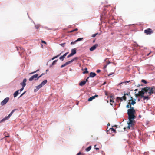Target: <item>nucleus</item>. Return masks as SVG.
Masks as SVG:
<instances>
[{"label":"nucleus","instance_id":"f257e3e1","mask_svg":"<svg viewBox=\"0 0 155 155\" xmlns=\"http://www.w3.org/2000/svg\"><path fill=\"white\" fill-rule=\"evenodd\" d=\"M130 107V109L127 110V114L128 116V119L129 122H128V126L127 127V129H130V127H132L134 125L135 121L134 119L136 118L135 115V110L133 107H131V105L130 106L127 105L126 106L127 108H129Z\"/></svg>","mask_w":155,"mask_h":155},{"label":"nucleus","instance_id":"f03ea898","mask_svg":"<svg viewBox=\"0 0 155 155\" xmlns=\"http://www.w3.org/2000/svg\"><path fill=\"white\" fill-rule=\"evenodd\" d=\"M150 88V87H146L143 88H142L141 91L138 92L140 96L142 97V96L144 95L145 93L148 92L149 91Z\"/></svg>","mask_w":155,"mask_h":155},{"label":"nucleus","instance_id":"7ed1b4c3","mask_svg":"<svg viewBox=\"0 0 155 155\" xmlns=\"http://www.w3.org/2000/svg\"><path fill=\"white\" fill-rule=\"evenodd\" d=\"M16 110H17V109H14L13 110H12L11 111V112L9 114L8 116L7 117H6L5 118L2 119L1 120V121H4L5 120H6L9 118H10V117L12 115V114H13V113Z\"/></svg>","mask_w":155,"mask_h":155},{"label":"nucleus","instance_id":"20e7f679","mask_svg":"<svg viewBox=\"0 0 155 155\" xmlns=\"http://www.w3.org/2000/svg\"><path fill=\"white\" fill-rule=\"evenodd\" d=\"M144 32L147 35H150L153 32V31L150 28L144 30Z\"/></svg>","mask_w":155,"mask_h":155},{"label":"nucleus","instance_id":"39448f33","mask_svg":"<svg viewBox=\"0 0 155 155\" xmlns=\"http://www.w3.org/2000/svg\"><path fill=\"white\" fill-rule=\"evenodd\" d=\"M149 91H150L147 93L149 95H150L153 93H155V87H150Z\"/></svg>","mask_w":155,"mask_h":155},{"label":"nucleus","instance_id":"423d86ee","mask_svg":"<svg viewBox=\"0 0 155 155\" xmlns=\"http://www.w3.org/2000/svg\"><path fill=\"white\" fill-rule=\"evenodd\" d=\"M38 74H36L30 78L29 79V81H32L33 80H35V81L37 80H38Z\"/></svg>","mask_w":155,"mask_h":155},{"label":"nucleus","instance_id":"0eeeda50","mask_svg":"<svg viewBox=\"0 0 155 155\" xmlns=\"http://www.w3.org/2000/svg\"><path fill=\"white\" fill-rule=\"evenodd\" d=\"M9 99L8 97L6 98L1 102V105L2 106L4 105L8 101Z\"/></svg>","mask_w":155,"mask_h":155},{"label":"nucleus","instance_id":"6e6552de","mask_svg":"<svg viewBox=\"0 0 155 155\" xmlns=\"http://www.w3.org/2000/svg\"><path fill=\"white\" fill-rule=\"evenodd\" d=\"M98 46V45L97 44H95L90 48V50L91 51H93L95 50Z\"/></svg>","mask_w":155,"mask_h":155},{"label":"nucleus","instance_id":"1a4fd4ad","mask_svg":"<svg viewBox=\"0 0 155 155\" xmlns=\"http://www.w3.org/2000/svg\"><path fill=\"white\" fill-rule=\"evenodd\" d=\"M42 86L41 85V84H40L39 85L36 86L35 87V88L34 89V91L35 92L37 91L38 90L41 88Z\"/></svg>","mask_w":155,"mask_h":155},{"label":"nucleus","instance_id":"9d476101","mask_svg":"<svg viewBox=\"0 0 155 155\" xmlns=\"http://www.w3.org/2000/svg\"><path fill=\"white\" fill-rule=\"evenodd\" d=\"M27 81V80L26 78L24 79L23 80V82L21 83V84L22 85L23 87H24L26 85V82Z\"/></svg>","mask_w":155,"mask_h":155},{"label":"nucleus","instance_id":"9b49d317","mask_svg":"<svg viewBox=\"0 0 155 155\" xmlns=\"http://www.w3.org/2000/svg\"><path fill=\"white\" fill-rule=\"evenodd\" d=\"M98 97V95H95L94 96H92L90 97L88 100V101H91L93 99H94L96 97Z\"/></svg>","mask_w":155,"mask_h":155},{"label":"nucleus","instance_id":"f8f14e48","mask_svg":"<svg viewBox=\"0 0 155 155\" xmlns=\"http://www.w3.org/2000/svg\"><path fill=\"white\" fill-rule=\"evenodd\" d=\"M96 74L95 73L91 72L90 73L89 77L91 78H94L96 75Z\"/></svg>","mask_w":155,"mask_h":155},{"label":"nucleus","instance_id":"ddd939ff","mask_svg":"<svg viewBox=\"0 0 155 155\" xmlns=\"http://www.w3.org/2000/svg\"><path fill=\"white\" fill-rule=\"evenodd\" d=\"M76 53V48L72 49L71 50V54L73 55L75 54Z\"/></svg>","mask_w":155,"mask_h":155},{"label":"nucleus","instance_id":"4468645a","mask_svg":"<svg viewBox=\"0 0 155 155\" xmlns=\"http://www.w3.org/2000/svg\"><path fill=\"white\" fill-rule=\"evenodd\" d=\"M78 57H75L74 58H73L71 60V61H68L69 62L70 64L71 63H72L73 61H74L75 60H77L78 59Z\"/></svg>","mask_w":155,"mask_h":155},{"label":"nucleus","instance_id":"2eb2a0df","mask_svg":"<svg viewBox=\"0 0 155 155\" xmlns=\"http://www.w3.org/2000/svg\"><path fill=\"white\" fill-rule=\"evenodd\" d=\"M19 91V90H18L16 91L14 93L13 95H14V97H16L17 96L18 94H19V92H18Z\"/></svg>","mask_w":155,"mask_h":155},{"label":"nucleus","instance_id":"dca6fc26","mask_svg":"<svg viewBox=\"0 0 155 155\" xmlns=\"http://www.w3.org/2000/svg\"><path fill=\"white\" fill-rule=\"evenodd\" d=\"M47 82V81L46 80H44L40 84H41V86L45 85Z\"/></svg>","mask_w":155,"mask_h":155},{"label":"nucleus","instance_id":"f3484780","mask_svg":"<svg viewBox=\"0 0 155 155\" xmlns=\"http://www.w3.org/2000/svg\"><path fill=\"white\" fill-rule=\"evenodd\" d=\"M86 84V81H81L79 84V85L81 86H82L84 85L85 84Z\"/></svg>","mask_w":155,"mask_h":155},{"label":"nucleus","instance_id":"a211bd4d","mask_svg":"<svg viewBox=\"0 0 155 155\" xmlns=\"http://www.w3.org/2000/svg\"><path fill=\"white\" fill-rule=\"evenodd\" d=\"M70 64L69 62V61H68V62H66L64 64H63L62 65L61 67V68H63L65 66H66V65L69 64Z\"/></svg>","mask_w":155,"mask_h":155},{"label":"nucleus","instance_id":"6ab92c4d","mask_svg":"<svg viewBox=\"0 0 155 155\" xmlns=\"http://www.w3.org/2000/svg\"><path fill=\"white\" fill-rule=\"evenodd\" d=\"M149 96V95L148 94L147 96H144L143 95V96H142V97L143 98V100H145L146 99H149V98L148 97V96Z\"/></svg>","mask_w":155,"mask_h":155},{"label":"nucleus","instance_id":"aec40b11","mask_svg":"<svg viewBox=\"0 0 155 155\" xmlns=\"http://www.w3.org/2000/svg\"><path fill=\"white\" fill-rule=\"evenodd\" d=\"M91 148V146H90L88 147L86 149V151L88 152L90 150Z\"/></svg>","mask_w":155,"mask_h":155},{"label":"nucleus","instance_id":"412c9836","mask_svg":"<svg viewBox=\"0 0 155 155\" xmlns=\"http://www.w3.org/2000/svg\"><path fill=\"white\" fill-rule=\"evenodd\" d=\"M84 71L83 73V74H87L88 73V72L87 70V68H85L84 69Z\"/></svg>","mask_w":155,"mask_h":155},{"label":"nucleus","instance_id":"4be33fe9","mask_svg":"<svg viewBox=\"0 0 155 155\" xmlns=\"http://www.w3.org/2000/svg\"><path fill=\"white\" fill-rule=\"evenodd\" d=\"M111 130V131H112L114 132V133H116L115 130L112 127L111 128H110L109 129V130H107V131H108L109 130Z\"/></svg>","mask_w":155,"mask_h":155},{"label":"nucleus","instance_id":"5701e85b","mask_svg":"<svg viewBox=\"0 0 155 155\" xmlns=\"http://www.w3.org/2000/svg\"><path fill=\"white\" fill-rule=\"evenodd\" d=\"M119 100H120L121 101H123V99L122 97H117V101H118L119 102Z\"/></svg>","mask_w":155,"mask_h":155},{"label":"nucleus","instance_id":"b1692460","mask_svg":"<svg viewBox=\"0 0 155 155\" xmlns=\"http://www.w3.org/2000/svg\"><path fill=\"white\" fill-rule=\"evenodd\" d=\"M61 54V53H60L57 56H54V57H53L52 58V60H54V59L57 58V57H59L60 55Z\"/></svg>","mask_w":155,"mask_h":155},{"label":"nucleus","instance_id":"393cba45","mask_svg":"<svg viewBox=\"0 0 155 155\" xmlns=\"http://www.w3.org/2000/svg\"><path fill=\"white\" fill-rule=\"evenodd\" d=\"M83 38H79L78 39H77V40H76V41L78 42V41L82 40H83Z\"/></svg>","mask_w":155,"mask_h":155},{"label":"nucleus","instance_id":"a878e982","mask_svg":"<svg viewBox=\"0 0 155 155\" xmlns=\"http://www.w3.org/2000/svg\"><path fill=\"white\" fill-rule=\"evenodd\" d=\"M98 33H95V34H94L92 35V37H96V35H98Z\"/></svg>","mask_w":155,"mask_h":155},{"label":"nucleus","instance_id":"bb28decb","mask_svg":"<svg viewBox=\"0 0 155 155\" xmlns=\"http://www.w3.org/2000/svg\"><path fill=\"white\" fill-rule=\"evenodd\" d=\"M122 97V99H123L125 101L126 100L127 98L124 95Z\"/></svg>","mask_w":155,"mask_h":155},{"label":"nucleus","instance_id":"cd10ccee","mask_svg":"<svg viewBox=\"0 0 155 155\" xmlns=\"http://www.w3.org/2000/svg\"><path fill=\"white\" fill-rule=\"evenodd\" d=\"M57 60H54V61H53V62L52 63V65H54L56 62H57Z\"/></svg>","mask_w":155,"mask_h":155},{"label":"nucleus","instance_id":"c85d7f7f","mask_svg":"<svg viewBox=\"0 0 155 155\" xmlns=\"http://www.w3.org/2000/svg\"><path fill=\"white\" fill-rule=\"evenodd\" d=\"M68 52H67V53H65V54H64L62 56L64 58H65V56L67 55V54H68Z\"/></svg>","mask_w":155,"mask_h":155},{"label":"nucleus","instance_id":"c756f323","mask_svg":"<svg viewBox=\"0 0 155 155\" xmlns=\"http://www.w3.org/2000/svg\"><path fill=\"white\" fill-rule=\"evenodd\" d=\"M110 104L111 105H113L112 103L114 102V101L112 99H110Z\"/></svg>","mask_w":155,"mask_h":155},{"label":"nucleus","instance_id":"7c9ffc66","mask_svg":"<svg viewBox=\"0 0 155 155\" xmlns=\"http://www.w3.org/2000/svg\"><path fill=\"white\" fill-rule=\"evenodd\" d=\"M141 81L145 84H146L147 83V82L146 81V80H144V79H142Z\"/></svg>","mask_w":155,"mask_h":155},{"label":"nucleus","instance_id":"2f4dec72","mask_svg":"<svg viewBox=\"0 0 155 155\" xmlns=\"http://www.w3.org/2000/svg\"><path fill=\"white\" fill-rule=\"evenodd\" d=\"M65 44V43H64L61 44H60V45L63 47H64Z\"/></svg>","mask_w":155,"mask_h":155},{"label":"nucleus","instance_id":"473e14b6","mask_svg":"<svg viewBox=\"0 0 155 155\" xmlns=\"http://www.w3.org/2000/svg\"><path fill=\"white\" fill-rule=\"evenodd\" d=\"M135 103H136V102L134 101L133 100L132 101V102H131V104L132 105H134Z\"/></svg>","mask_w":155,"mask_h":155},{"label":"nucleus","instance_id":"72a5a7b5","mask_svg":"<svg viewBox=\"0 0 155 155\" xmlns=\"http://www.w3.org/2000/svg\"><path fill=\"white\" fill-rule=\"evenodd\" d=\"M64 58L62 56L60 57L59 59L60 60H62V61H63L64 60Z\"/></svg>","mask_w":155,"mask_h":155},{"label":"nucleus","instance_id":"f704fd0d","mask_svg":"<svg viewBox=\"0 0 155 155\" xmlns=\"http://www.w3.org/2000/svg\"><path fill=\"white\" fill-rule=\"evenodd\" d=\"M73 55L71 54V53H70L68 56L67 58H69L72 56Z\"/></svg>","mask_w":155,"mask_h":155},{"label":"nucleus","instance_id":"c9c22d12","mask_svg":"<svg viewBox=\"0 0 155 155\" xmlns=\"http://www.w3.org/2000/svg\"><path fill=\"white\" fill-rule=\"evenodd\" d=\"M135 96H136V97H137L140 96V95L138 93V94H135Z\"/></svg>","mask_w":155,"mask_h":155},{"label":"nucleus","instance_id":"e433bc0d","mask_svg":"<svg viewBox=\"0 0 155 155\" xmlns=\"http://www.w3.org/2000/svg\"><path fill=\"white\" fill-rule=\"evenodd\" d=\"M78 30V28H76L74 29L72 31H73V32L74 31H77Z\"/></svg>","mask_w":155,"mask_h":155},{"label":"nucleus","instance_id":"4c0bfd02","mask_svg":"<svg viewBox=\"0 0 155 155\" xmlns=\"http://www.w3.org/2000/svg\"><path fill=\"white\" fill-rule=\"evenodd\" d=\"M77 42V41H74V42H72L71 43V45L74 44H75V43L76 42Z\"/></svg>","mask_w":155,"mask_h":155},{"label":"nucleus","instance_id":"58836bf2","mask_svg":"<svg viewBox=\"0 0 155 155\" xmlns=\"http://www.w3.org/2000/svg\"><path fill=\"white\" fill-rule=\"evenodd\" d=\"M38 71V70H36V71H35L34 72H33L30 73V74H33L35 73L36 72H37Z\"/></svg>","mask_w":155,"mask_h":155},{"label":"nucleus","instance_id":"ea45409f","mask_svg":"<svg viewBox=\"0 0 155 155\" xmlns=\"http://www.w3.org/2000/svg\"><path fill=\"white\" fill-rule=\"evenodd\" d=\"M25 92H26V91L24 92L22 94H21V95H20V96L19 97H22L25 93Z\"/></svg>","mask_w":155,"mask_h":155},{"label":"nucleus","instance_id":"a19ab883","mask_svg":"<svg viewBox=\"0 0 155 155\" xmlns=\"http://www.w3.org/2000/svg\"><path fill=\"white\" fill-rule=\"evenodd\" d=\"M24 87H22L20 90L19 91L20 92H21L23 90Z\"/></svg>","mask_w":155,"mask_h":155},{"label":"nucleus","instance_id":"79ce46f5","mask_svg":"<svg viewBox=\"0 0 155 155\" xmlns=\"http://www.w3.org/2000/svg\"><path fill=\"white\" fill-rule=\"evenodd\" d=\"M42 75H43V74H41L40 76H39V77H38V79L39 78H41Z\"/></svg>","mask_w":155,"mask_h":155},{"label":"nucleus","instance_id":"37998d69","mask_svg":"<svg viewBox=\"0 0 155 155\" xmlns=\"http://www.w3.org/2000/svg\"><path fill=\"white\" fill-rule=\"evenodd\" d=\"M107 66V64H106V65H105L104 66V68H104V69H105V68H106Z\"/></svg>","mask_w":155,"mask_h":155},{"label":"nucleus","instance_id":"c03bdc74","mask_svg":"<svg viewBox=\"0 0 155 155\" xmlns=\"http://www.w3.org/2000/svg\"><path fill=\"white\" fill-rule=\"evenodd\" d=\"M41 42L42 43H45V44H46V43L45 41H42Z\"/></svg>","mask_w":155,"mask_h":155},{"label":"nucleus","instance_id":"a18cd8bd","mask_svg":"<svg viewBox=\"0 0 155 155\" xmlns=\"http://www.w3.org/2000/svg\"><path fill=\"white\" fill-rule=\"evenodd\" d=\"M101 71L100 70H98L97 71V72L98 73H99Z\"/></svg>","mask_w":155,"mask_h":155},{"label":"nucleus","instance_id":"49530a36","mask_svg":"<svg viewBox=\"0 0 155 155\" xmlns=\"http://www.w3.org/2000/svg\"><path fill=\"white\" fill-rule=\"evenodd\" d=\"M89 78V77H88L87 79L86 80V81H86V83L88 81V79Z\"/></svg>","mask_w":155,"mask_h":155},{"label":"nucleus","instance_id":"de8ad7c7","mask_svg":"<svg viewBox=\"0 0 155 155\" xmlns=\"http://www.w3.org/2000/svg\"><path fill=\"white\" fill-rule=\"evenodd\" d=\"M81 153L80 152L78 153L76 155H81Z\"/></svg>","mask_w":155,"mask_h":155},{"label":"nucleus","instance_id":"09e8293b","mask_svg":"<svg viewBox=\"0 0 155 155\" xmlns=\"http://www.w3.org/2000/svg\"><path fill=\"white\" fill-rule=\"evenodd\" d=\"M128 93H126V94H124V95L125 96V95H128Z\"/></svg>","mask_w":155,"mask_h":155},{"label":"nucleus","instance_id":"8fccbe9b","mask_svg":"<svg viewBox=\"0 0 155 155\" xmlns=\"http://www.w3.org/2000/svg\"><path fill=\"white\" fill-rule=\"evenodd\" d=\"M114 74V73H111V74H110L108 75L109 76H110L111 75H112V74Z\"/></svg>","mask_w":155,"mask_h":155},{"label":"nucleus","instance_id":"3c124183","mask_svg":"<svg viewBox=\"0 0 155 155\" xmlns=\"http://www.w3.org/2000/svg\"><path fill=\"white\" fill-rule=\"evenodd\" d=\"M130 81H126L125 82V83H129V82H130Z\"/></svg>","mask_w":155,"mask_h":155},{"label":"nucleus","instance_id":"603ef678","mask_svg":"<svg viewBox=\"0 0 155 155\" xmlns=\"http://www.w3.org/2000/svg\"><path fill=\"white\" fill-rule=\"evenodd\" d=\"M131 100H132V101L133 100V98L132 97H131Z\"/></svg>","mask_w":155,"mask_h":155},{"label":"nucleus","instance_id":"864d4df0","mask_svg":"<svg viewBox=\"0 0 155 155\" xmlns=\"http://www.w3.org/2000/svg\"><path fill=\"white\" fill-rule=\"evenodd\" d=\"M95 149H96V150H99V148H95Z\"/></svg>","mask_w":155,"mask_h":155},{"label":"nucleus","instance_id":"5fc2aeb1","mask_svg":"<svg viewBox=\"0 0 155 155\" xmlns=\"http://www.w3.org/2000/svg\"><path fill=\"white\" fill-rule=\"evenodd\" d=\"M73 32L72 30L71 31H69V33H71V32Z\"/></svg>","mask_w":155,"mask_h":155},{"label":"nucleus","instance_id":"6e6d98bb","mask_svg":"<svg viewBox=\"0 0 155 155\" xmlns=\"http://www.w3.org/2000/svg\"><path fill=\"white\" fill-rule=\"evenodd\" d=\"M9 135H8V136H5V137H9Z\"/></svg>","mask_w":155,"mask_h":155},{"label":"nucleus","instance_id":"4d7b16f0","mask_svg":"<svg viewBox=\"0 0 155 155\" xmlns=\"http://www.w3.org/2000/svg\"><path fill=\"white\" fill-rule=\"evenodd\" d=\"M117 125H114V126H113V127H117Z\"/></svg>","mask_w":155,"mask_h":155},{"label":"nucleus","instance_id":"13d9d810","mask_svg":"<svg viewBox=\"0 0 155 155\" xmlns=\"http://www.w3.org/2000/svg\"><path fill=\"white\" fill-rule=\"evenodd\" d=\"M16 48H17V50H18V47H16Z\"/></svg>","mask_w":155,"mask_h":155},{"label":"nucleus","instance_id":"bf43d9fd","mask_svg":"<svg viewBox=\"0 0 155 155\" xmlns=\"http://www.w3.org/2000/svg\"><path fill=\"white\" fill-rule=\"evenodd\" d=\"M107 125L108 126H110V124L109 123H108V124H107Z\"/></svg>","mask_w":155,"mask_h":155},{"label":"nucleus","instance_id":"052dcab7","mask_svg":"<svg viewBox=\"0 0 155 155\" xmlns=\"http://www.w3.org/2000/svg\"><path fill=\"white\" fill-rule=\"evenodd\" d=\"M106 83V82H104V83L103 84H105V83Z\"/></svg>","mask_w":155,"mask_h":155},{"label":"nucleus","instance_id":"680f3d73","mask_svg":"<svg viewBox=\"0 0 155 155\" xmlns=\"http://www.w3.org/2000/svg\"><path fill=\"white\" fill-rule=\"evenodd\" d=\"M20 49H21L22 50V49L23 50V48H20Z\"/></svg>","mask_w":155,"mask_h":155},{"label":"nucleus","instance_id":"e2e57ef3","mask_svg":"<svg viewBox=\"0 0 155 155\" xmlns=\"http://www.w3.org/2000/svg\"><path fill=\"white\" fill-rule=\"evenodd\" d=\"M46 72L48 71V70H47L46 71Z\"/></svg>","mask_w":155,"mask_h":155},{"label":"nucleus","instance_id":"0e129e2a","mask_svg":"<svg viewBox=\"0 0 155 155\" xmlns=\"http://www.w3.org/2000/svg\"><path fill=\"white\" fill-rule=\"evenodd\" d=\"M42 74H43V75H44V74H44V73H42Z\"/></svg>","mask_w":155,"mask_h":155},{"label":"nucleus","instance_id":"69168bd1","mask_svg":"<svg viewBox=\"0 0 155 155\" xmlns=\"http://www.w3.org/2000/svg\"><path fill=\"white\" fill-rule=\"evenodd\" d=\"M150 54V53L148 54L147 55H148H148H149V54Z\"/></svg>","mask_w":155,"mask_h":155},{"label":"nucleus","instance_id":"338daca9","mask_svg":"<svg viewBox=\"0 0 155 155\" xmlns=\"http://www.w3.org/2000/svg\"><path fill=\"white\" fill-rule=\"evenodd\" d=\"M96 145H95L94 146V147H96Z\"/></svg>","mask_w":155,"mask_h":155},{"label":"nucleus","instance_id":"774afa93","mask_svg":"<svg viewBox=\"0 0 155 155\" xmlns=\"http://www.w3.org/2000/svg\"><path fill=\"white\" fill-rule=\"evenodd\" d=\"M137 90V89L135 90V91Z\"/></svg>","mask_w":155,"mask_h":155}]
</instances>
